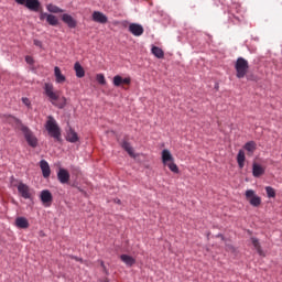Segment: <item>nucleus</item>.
I'll use <instances>...</instances> for the list:
<instances>
[{"label":"nucleus","mask_w":282,"mask_h":282,"mask_svg":"<svg viewBox=\"0 0 282 282\" xmlns=\"http://www.w3.org/2000/svg\"><path fill=\"white\" fill-rule=\"evenodd\" d=\"M104 282H109L108 280H105Z\"/></svg>","instance_id":"41"},{"label":"nucleus","mask_w":282,"mask_h":282,"mask_svg":"<svg viewBox=\"0 0 282 282\" xmlns=\"http://www.w3.org/2000/svg\"><path fill=\"white\" fill-rule=\"evenodd\" d=\"M54 76H55V82L58 85H63V83H65V80H67V78L65 77V75H63V73L61 72V68L58 66L54 67Z\"/></svg>","instance_id":"14"},{"label":"nucleus","mask_w":282,"mask_h":282,"mask_svg":"<svg viewBox=\"0 0 282 282\" xmlns=\"http://www.w3.org/2000/svg\"><path fill=\"white\" fill-rule=\"evenodd\" d=\"M235 69L237 78H245L246 74H248V69H250V65L246 58L238 57L235 64Z\"/></svg>","instance_id":"3"},{"label":"nucleus","mask_w":282,"mask_h":282,"mask_svg":"<svg viewBox=\"0 0 282 282\" xmlns=\"http://www.w3.org/2000/svg\"><path fill=\"white\" fill-rule=\"evenodd\" d=\"M121 147L122 149H124V151H127L130 158H135V153L133 152V148L131 147V143H129L128 141H123Z\"/></svg>","instance_id":"23"},{"label":"nucleus","mask_w":282,"mask_h":282,"mask_svg":"<svg viewBox=\"0 0 282 282\" xmlns=\"http://www.w3.org/2000/svg\"><path fill=\"white\" fill-rule=\"evenodd\" d=\"M251 243H252L253 248H256V250H257V252L260 257H265V253L263 252V249H261V243L259 242V239L252 237L251 238Z\"/></svg>","instance_id":"20"},{"label":"nucleus","mask_w":282,"mask_h":282,"mask_svg":"<svg viewBox=\"0 0 282 282\" xmlns=\"http://www.w3.org/2000/svg\"><path fill=\"white\" fill-rule=\"evenodd\" d=\"M44 94L47 96V98L50 99V102H52L54 107H57L58 109H65L67 105V98L62 97L57 102L59 96L56 94V91H54L53 84L46 83L44 85Z\"/></svg>","instance_id":"1"},{"label":"nucleus","mask_w":282,"mask_h":282,"mask_svg":"<svg viewBox=\"0 0 282 282\" xmlns=\"http://www.w3.org/2000/svg\"><path fill=\"white\" fill-rule=\"evenodd\" d=\"M115 202H116V204H121L120 199H116Z\"/></svg>","instance_id":"40"},{"label":"nucleus","mask_w":282,"mask_h":282,"mask_svg":"<svg viewBox=\"0 0 282 282\" xmlns=\"http://www.w3.org/2000/svg\"><path fill=\"white\" fill-rule=\"evenodd\" d=\"M237 162H246V153L241 150L238 152Z\"/></svg>","instance_id":"31"},{"label":"nucleus","mask_w":282,"mask_h":282,"mask_svg":"<svg viewBox=\"0 0 282 282\" xmlns=\"http://www.w3.org/2000/svg\"><path fill=\"white\" fill-rule=\"evenodd\" d=\"M20 131H22V133L24 134V138L30 147L34 149L39 145V139H36L34 133L30 131V128H28V126L21 124Z\"/></svg>","instance_id":"4"},{"label":"nucleus","mask_w":282,"mask_h":282,"mask_svg":"<svg viewBox=\"0 0 282 282\" xmlns=\"http://www.w3.org/2000/svg\"><path fill=\"white\" fill-rule=\"evenodd\" d=\"M66 140H67V142H72V143L78 142V133H76V131H74V129H69V131L67 132V135H66Z\"/></svg>","instance_id":"21"},{"label":"nucleus","mask_w":282,"mask_h":282,"mask_svg":"<svg viewBox=\"0 0 282 282\" xmlns=\"http://www.w3.org/2000/svg\"><path fill=\"white\" fill-rule=\"evenodd\" d=\"M45 129L46 131H48L51 138H54L55 140H61V128L58 127V123H56V119H54V117H47Z\"/></svg>","instance_id":"2"},{"label":"nucleus","mask_w":282,"mask_h":282,"mask_svg":"<svg viewBox=\"0 0 282 282\" xmlns=\"http://www.w3.org/2000/svg\"><path fill=\"white\" fill-rule=\"evenodd\" d=\"M40 167H41L43 177L47 178L50 177V175H52V170L50 169V163H47V161L45 160L40 161Z\"/></svg>","instance_id":"12"},{"label":"nucleus","mask_w":282,"mask_h":282,"mask_svg":"<svg viewBox=\"0 0 282 282\" xmlns=\"http://www.w3.org/2000/svg\"><path fill=\"white\" fill-rule=\"evenodd\" d=\"M18 193L23 197V199H32V189L25 183H19Z\"/></svg>","instance_id":"7"},{"label":"nucleus","mask_w":282,"mask_h":282,"mask_svg":"<svg viewBox=\"0 0 282 282\" xmlns=\"http://www.w3.org/2000/svg\"><path fill=\"white\" fill-rule=\"evenodd\" d=\"M72 259H75V261H80V263H83V259H80L78 257H72Z\"/></svg>","instance_id":"37"},{"label":"nucleus","mask_w":282,"mask_h":282,"mask_svg":"<svg viewBox=\"0 0 282 282\" xmlns=\"http://www.w3.org/2000/svg\"><path fill=\"white\" fill-rule=\"evenodd\" d=\"M18 6H24L31 12H39L41 10V1L39 0H14Z\"/></svg>","instance_id":"5"},{"label":"nucleus","mask_w":282,"mask_h":282,"mask_svg":"<svg viewBox=\"0 0 282 282\" xmlns=\"http://www.w3.org/2000/svg\"><path fill=\"white\" fill-rule=\"evenodd\" d=\"M22 102H24V105L29 106V105H30V99H28V98H22Z\"/></svg>","instance_id":"36"},{"label":"nucleus","mask_w":282,"mask_h":282,"mask_svg":"<svg viewBox=\"0 0 282 282\" xmlns=\"http://www.w3.org/2000/svg\"><path fill=\"white\" fill-rule=\"evenodd\" d=\"M46 22L48 25L56 26V25H58V18H56V15H54V14H48Z\"/></svg>","instance_id":"27"},{"label":"nucleus","mask_w":282,"mask_h":282,"mask_svg":"<svg viewBox=\"0 0 282 282\" xmlns=\"http://www.w3.org/2000/svg\"><path fill=\"white\" fill-rule=\"evenodd\" d=\"M265 174V167H262L261 164L253 163L252 164V175L253 177H261V175Z\"/></svg>","instance_id":"15"},{"label":"nucleus","mask_w":282,"mask_h":282,"mask_svg":"<svg viewBox=\"0 0 282 282\" xmlns=\"http://www.w3.org/2000/svg\"><path fill=\"white\" fill-rule=\"evenodd\" d=\"M57 178L61 184H67V182H69V172L65 169H59L57 172Z\"/></svg>","instance_id":"13"},{"label":"nucleus","mask_w":282,"mask_h":282,"mask_svg":"<svg viewBox=\"0 0 282 282\" xmlns=\"http://www.w3.org/2000/svg\"><path fill=\"white\" fill-rule=\"evenodd\" d=\"M112 84L115 87H122V85H131V77H122L120 75H116L112 79Z\"/></svg>","instance_id":"8"},{"label":"nucleus","mask_w":282,"mask_h":282,"mask_svg":"<svg viewBox=\"0 0 282 282\" xmlns=\"http://www.w3.org/2000/svg\"><path fill=\"white\" fill-rule=\"evenodd\" d=\"M75 74L77 78H85V68L80 65V63H75L74 65Z\"/></svg>","instance_id":"22"},{"label":"nucleus","mask_w":282,"mask_h":282,"mask_svg":"<svg viewBox=\"0 0 282 282\" xmlns=\"http://www.w3.org/2000/svg\"><path fill=\"white\" fill-rule=\"evenodd\" d=\"M152 54L156 57V58H164V51L158 46H153L152 47Z\"/></svg>","instance_id":"25"},{"label":"nucleus","mask_w":282,"mask_h":282,"mask_svg":"<svg viewBox=\"0 0 282 282\" xmlns=\"http://www.w3.org/2000/svg\"><path fill=\"white\" fill-rule=\"evenodd\" d=\"M226 250H228L229 252H235V247L227 245Z\"/></svg>","instance_id":"35"},{"label":"nucleus","mask_w":282,"mask_h":282,"mask_svg":"<svg viewBox=\"0 0 282 282\" xmlns=\"http://www.w3.org/2000/svg\"><path fill=\"white\" fill-rule=\"evenodd\" d=\"M25 62L28 63V65H34V58H32V56L30 55L25 56Z\"/></svg>","instance_id":"33"},{"label":"nucleus","mask_w":282,"mask_h":282,"mask_svg":"<svg viewBox=\"0 0 282 282\" xmlns=\"http://www.w3.org/2000/svg\"><path fill=\"white\" fill-rule=\"evenodd\" d=\"M173 154H171V151H169L167 149L162 151V162L163 164H169L171 162H173Z\"/></svg>","instance_id":"19"},{"label":"nucleus","mask_w":282,"mask_h":282,"mask_svg":"<svg viewBox=\"0 0 282 282\" xmlns=\"http://www.w3.org/2000/svg\"><path fill=\"white\" fill-rule=\"evenodd\" d=\"M129 32L133 34V36H142L144 34V28L142 24L131 23L129 25Z\"/></svg>","instance_id":"10"},{"label":"nucleus","mask_w":282,"mask_h":282,"mask_svg":"<svg viewBox=\"0 0 282 282\" xmlns=\"http://www.w3.org/2000/svg\"><path fill=\"white\" fill-rule=\"evenodd\" d=\"M34 45L36 46V47H43V42H41V41H39V40H34Z\"/></svg>","instance_id":"34"},{"label":"nucleus","mask_w":282,"mask_h":282,"mask_svg":"<svg viewBox=\"0 0 282 282\" xmlns=\"http://www.w3.org/2000/svg\"><path fill=\"white\" fill-rule=\"evenodd\" d=\"M62 21H63L64 23H66V25H68L70 29H74V28H76V25H77L76 20H75L72 15H69V14H67V13H64V14L62 15Z\"/></svg>","instance_id":"16"},{"label":"nucleus","mask_w":282,"mask_h":282,"mask_svg":"<svg viewBox=\"0 0 282 282\" xmlns=\"http://www.w3.org/2000/svg\"><path fill=\"white\" fill-rule=\"evenodd\" d=\"M245 150L248 151L249 153H254L257 151V142L254 141H249L245 144Z\"/></svg>","instance_id":"24"},{"label":"nucleus","mask_w":282,"mask_h":282,"mask_svg":"<svg viewBox=\"0 0 282 282\" xmlns=\"http://www.w3.org/2000/svg\"><path fill=\"white\" fill-rule=\"evenodd\" d=\"M265 193H267V196H268L269 198H274V197H276V191H274V187H272V186H267V187H265Z\"/></svg>","instance_id":"28"},{"label":"nucleus","mask_w":282,"mask_h":282,"mask_svg":"<svg viewBox=\"0 0 282 282\" xmlns=\"http://www.w3.org/2000/svg\"><path fill=\"white\" fill-rule=\"evenodd\" d=\"M47 17H50V13L41 12L40 13V21H47Z\"/></svg>","instance_id":"32"},{"label":"nucleus","mask_w":282,"mask_h":282,"mask_svg":"<svg viewBox=\"0 0 282 282\" xmlns=\"http://www.w3.org/2000/svg\"><path fill=\"white\" fill-rule=\"evenodd\" d=\"M120 260L124 263L128 268H133L135 265V258L129 254H121Z\"/></svg>","instance_id":"17"},{"label":"nucleus","mask_w":282,"mask_h":282,"mask_svg":"<svg viewBox=\"0 0 282 282\" xmlns=\"http://www.w3.org/2000/svg\"><path fill=\"white\" fill-rule=\"evenodd\" d=\"M17 228L28 229L30 228V221L25 217H18L15 219Z\"/></svg>","instance_id":"18"},{"label":"nucleus","mask_w":282,"mask_h":282,"mask_svg":"<svg viewBox=\"0 0 282 282\" xmlns=\"http://www.w3.org/2000/svg\"><path fill=\"white\" fill-rule=\"evenodd\" d=\"M245 195L251 206L254 208H259V206H261V198L257 196L254 189H248Z\"/></svg>","instance_id":"6"},{"label":"nucleus","mask_w":282,"mask_h":282,"mask_svg":"<svg viewBox=\"0 0 282 282\" xmlns=\"http://www.w3.org/2000/svg\"><path fill=\"white\" fill-rule=\"evenodd\" d=\"M239 169H243L245 162H238Z\"/></svg>","instance_id":"38"},{"label":"nucleus","mask_w":282,"mask_h":282,"mask_svg":"<svg viewBox=\"0 0 282 282\" xmlns=\"http://www.w3.org/2000/svg\"><path fill=\"white\" fill-rule=\"evenodd\" d=\"M93 21H95V23L105 24V23H107V21H109V19L107 18V15H105V13H102L100 11H95L93 13Z\"/></svg>","instance_id":"11"},{"label":"nucleus","mask_w":282,"mask_h":282,"mask_svg":"<svg viewBox=\"0 0 282 282\" xmlns=\"http://www.w3.org/2000/svg\"><path fill=\"white\" fill-rule=\"evenodd\" d=\"M41 202L44 206H52L53 196L52 192L44 189L41 192Z\"/></svg>","instance_id":"9"},{"label":"nucleus","mask_w":282,"mask_h":282,"mask_svg":"<svg viewBox=\"0 0 282 282\" xmlns=\"http://www.w3.org/2000/svg\"><path fill=\"white\" fill-rule=\"evenodd\" d=\"M97 83H99V85H107V79H105V75L98 74L97 75Z\"/></svg>","instance_id":"30"},{"label":"nucleus","mask_w":282,"mask_h":282,"mask_svg":"<svg viewBox=\"0 0 282 282\" xmlns=\"http://www.w3.org/2000/svg\"><path fill=\"white\" fill-rule=\"evenodd\" d=\"M100 265H101V268H104V270H107V267H105V262L104 261L100 262Z\"/></svg>","instance_id":"39"},{"label":"nucleus","mask_w":282,"mask_h":282,"mask_svg":"<svg viewBox=\"0 0 282 282\" xmlns=\"http://www.w3.org/2000/svg\"><path fill=\"white\" fill-rule=\"evenodd\" d=\"M165 166H167V169H170V171H172V173H180V167H177V164H175V162H173V161L165 164Z\"/></svg>","instance_id":"29"},{"label":"nucleus","mask_w":282,"mask_h":282,"mask_svg":"<svg viewBox=\"0 0 282 282\" xmlns=\"http://www.w3.org/2000/svg\"><path fill=\"white\" fill-rule=\"evenodd\" d=\"M46 10H48V12H52L53 14H61L63 12V9L54 4H47Z\"/></svg>","instance_id":"26"}]
</instances>
